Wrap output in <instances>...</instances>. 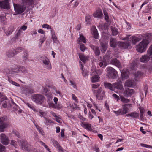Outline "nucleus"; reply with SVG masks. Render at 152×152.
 I'll use <instances>...</instances> for the list:
<instances>
[{"label": "nucleus", "mask_w": 152, "mask_h": 152, "mask_svg": "<svg viewBox=\"0 0 152 152\" xmlns=\"http://www.w3.org/2000/svg\"><path fill=\"white\" fill-rule=\"evenodd\" d=\"M98 64L100 67H105L107 65V63L105 59L102 58L99 61Z\"/></svg>", "instance_id": "obj_21"}, {"label": "nucleus", "mask_w": 152, "mask_h": 152, "mask_svg": "<svg viewBox=\"0 0 152 152\" xmlns=\"http://www.w3.org/2000/svg\"><path fill=\"white\" fill-rule=\"evenodd\" d=\"M139 114L135 112H132L126 115V116H130L133 118H137L139 117Z\"/></svg>", "instance_id": "obj_29"}, {"label": "nucleus", "mask_w": 152, "mask_h": 152, "mask_svg": "<svg viewBox=\"0 0 152 152\" xmlns=\"http://www.w3.org/2000/svg\"><path fill=\"white\" fill-rule=\"evenodd\" d=\"M112 96L117 101H118L120 99L119 97L115 94H113L112 95Z\"/></svg>", "instance_id": "obj_64"}, {"label": "nucleus", "mask_w": 152, "mask_h": 152, "mask_svg": "<svg viewBox=\"0 0 152 152\" xmlns=\"http://www.w3.org/2000/svg\"><path fill=\"white\" fill-rule=\"evenodd\" d=\"M23 93L27 95L29 93H32L34 92L33 90L30 88H24L22 90Z\"/></svg>", "instance_id": "obj_30"}, {"label": "nucleus", "mask_w": 152, "mask_h": 152, "mask_svg": "<svg viewBox=\"0 0 152 152\" xmlns=\"http://www.w3.org/2000/svg\"><path fill=\"white\" fill-rule=\"evenodd\" d=\"M5 149V146L1 144H0V152H4Z\"/></svg>", "instance_id": "obj_56"}, {"label": "nucleus", "mask_w": 152, "mask_h": 152, "mask_svg": "<svg viewBox=\"0 0 152 152\" xmlns=\"http://www.w3.org/2000/svg\"><path fill=\"white\" fill-rule=\"evenodd\" d=\"M48 106L50 108H54L56 107V106L53 103H49Z\"/></svg>", "instance_id": "obj_59"}, {"label": "nucleus", "mask_w": 152, "mask_h": 152, "mask_svg": "<svg viewBox=\"0 0 152 152\" xmlns=\"http://www.w3.org/2000/svg\"><path fill=\"white\" fill-rule=\"evenodd\" d=\"M130 39V41L134 44H135L137 42L140 40V38L135 37H132Z\"/></svg>", "instance_id": "obj_34"}, {"label": "nucleus", "mask_w": 152, "mask_h": 152, "mask_svg": "<svg viewBox=\"0 0 152 152\" xmlns=\"http://www.w3.org/2000/svg\"><path fill=\"white\" fill-rule=\"evenodd\" d=\"M135 85V81L133 80H129L125 83V86L127 87H133Z\"/></svg>", "instance_id": "obj_16"}, {"label": "nucleus", "mask_w": 152, "mask_h": 152, "mask_svg": "<svg viewBox=\"0 0 152 152\" xmlns=\"http://www.w3.org/2000/svg\"><path fill=\"white\" fill-rule=\"evenodd\" d=\"M14 7L15 12L18 14L23 12L26 9V7L24 5L14 4Z\"/></svg>", "instance_id": "obj_5"}, {"label": "nucleus", "mask_w": 152, "mask_h": 152, "mask_svg": "<svg viewBox=\"0 0 152 152\" xmlns=\"http://www.w3.org/2000/svg\"><path fill=\"white\" fill-rule=\"evenodd\" d=\"M104 84L105 88L109 89L111 90H113L114 88L113 87V85L112 86L110 83L106 82H104Z\"/></svg>", "instance_id": "obj_28"}, {"label": "nucleus", "mask_w": 152, "mask_h": 152, "mask_svg": "<svg viewBox=\"0 0 152 152\" xmlns=\"http://www.w3.org/2000/svg\"><path fill=\"white\" fill-rule=\"evenodd\" d=\"M46 38L45 37H41L39 40V42L42 44L43 43L45 40Z\"/></svg>", "instance_id": "obj_63"}, {"label": "nucleus", "mask_w": 152, "mask_h": 152, "mask_svg": "<svg viewBox=\"0 0 152 152\" xmlns=\"http://www.w3.org/2000/svg\"><path fill=\"white\" fill-rule=\"evenodd\" d=\"M13 31V28L12 27H10L8 28V30L6 32L7 35L8 36L10 35Z\"/></svg>", "instance_id": "obj_39"}, {"label": "nucleus", "mask_w": 152, "mask_h": 152, "mask_svg": "<svg viewBox=\"0 0 152 152\" xmlns=\"http://www.w3.org/2000/svg\"><path fill=\"white\" fill-rule=\"evenodd\" d=\"M91 15H88L86 16V20L87 24H89L90 23V20L91 19Z\"/></svg>", "instance_id": "obj_45"}, {"label": "nucleus", "mask_w": 152, "mask_h": 152, "mask_svg": "<svg viewBox=\"0 0 152 152\" xmlns=\"http://www.w3.org/2000/svg\"><path fill=\"white\" fill-rule=\"evenodd\" d=\"M150 41L147 37L145 39L142 40L136 46V50L140 53L145 52Z\"/></svg>", "instance_id": "obj_1"}, {"label": "nucleus", "mask_w": 152, "mask_h": 152, "mask_svg": "<svg viewBox=\"0 0 152 152\" xmlns=\"http://www.w3.org/2000/svg\"><path fill=\"white\" fill-rule=\"evenodd\" d=\"M93 37L96 39H98L99 37V34L95 26H93L92 28Z\"/></svg>", "instance_id": "obj_23"}, {"label": "nucleus", "mask_w": 152, "mask_h": 152, "mask_svg": "<svg viewBox=\"0 0 152 152\" xmlns=\"http://www.w3.org/2000/svg\"><path fill=\"white\" fill-rule=\"evenodd\" d=\"M80 66H81V68L82 69L83 72L82 74L84 77H86V76H88V71L86 69H83V66L82 64H81V62H80Z\"/></svg>", "instance_id": "obj_32"}, {"label": "nucleus", "mask_w": 152, "mask_h": 152, "mask_svg": "<svg viewBox=\"0 0 152 152\" xmlns=\"http://www.w3.org/2000/svg\"><path fill=\"white\" fill-rule=\"evenodd\" d=\"M8 81L10 83L15 86H20L18 83L14 81H13L9 78L8 79Z\"/></svg>", "instance_id": "obj_51"}, {"label": "nucleus", "mask_w": 152, "mask_h": 152, "mask_svg": "<svg viewBox=\"0 0 152 152\" xmlns=\"http://www.w3.org/2000/svg\"><path fill=\"white\" fill-rule=\"evenodd\" d=\"M120 99L121 101L124 103H129L130 101L129 99L125 98L122 96H120Z\"/></svg>", "instance_id": "obj_40"}, {"label": "nucleus", "mask_w": 152, "mask_h": 152, "mask_svg": "<svg viewBox=\"0 0 152 152\" xmlns=\"http://www.w3.org/2000/svg\"><path fill=\"white\" fill-rule=\"evenodd\" d=\"M96 94L98 99L99 100H102L104 95V91L102 88H100L96 90Z\"/></svg>", "instance_id": "obj_8"}, {"label": "nucleus", "mask_w": 152, "mask_h": 152, "mask_svg": "<svg viewBox=\"0 0 152 152\" xmlns=\"http://www.w3.org/2000/svg\"><path fill=\"white\" fill-rule=\"evenodd\" d=\"M113 86L115 88L121 90L123 88V86L121 81L115 83L113 84Z\"/></svg>", "instance_id": "obj_19"}, {"label": "nucleus", "mask_w": 152, "mask_h": 152, "mask_svg": "<svg viewBox=\"0 0 152 152\" xmlns=\"http://www.w3.org/2000/svg\"><path fill=\"white\" fill-rule=\"evenodd\" d=\"M53 144L54 145V146L56 147L57 148L58 147V146L60 145L59 144L58 142L55 140L53 139H51V140Z\"/></svg>", "instance_id": "obj_49"}, {"label": "nucleus", "mask_w": 152, "mask_h": 152, "mask_svg": "<svg viewBox=\"0 0 152 152\" xmlns=\"http://www.w3.org/2000/svg\"><path fill=\"white\" fill-rule=\"evenodd\" d=\"M147 54L152 57V45H151L147 51Z\"/></svg>", "instance_id": "obj_43"}, {"label": "nucleus", "mask_w": 152, "mask_h": 152, "mask_svg": "<svg viewBox=\"0 0 152 152\" xmlns=\"http://www.w3.org/2000/svg\"><path fill=\"white\" fill-rule=\"evenodd\" d=\"M32 100L37 104H41L45 100V98L42 95L36 94L33 96Z\"/></svg>", "instance_id": "obj_3"}, {"label": "nucleus", "mask_w": 152, "mask_h": 152, "mask_svg": "<svg viewBox=\"0 0 152 152\" xmlns=\"http://www.w3.org/2000/svg\"><path fill=\"white\" fill-rule=\"evenodd\" d=\"M7 119L5 116L0 118V132H3L4 129L9 126V124L5 122Z\"/></svg>", "instance_id": "obj_4"}, {"label": "nucleus", "mask_w": 152, "mask_h": 152, "mask_svg": "<svg viewBox=\"0 0 152 152\" xmlns=\"http://www.w3.org/2000/svg\"><path fill=\"white\" fill-rule=\"evenodd\" d=\"M70 106L72 109H77L79 108L78 106H77V105L75 103L70 104Z\"/></svg>", "instance_id": "obj_46"}, {"label": "nucleus", "mask_w": 152, "mask_h": 152, "mask_svg": "<svg viewBox=\"0 0 152 152\" xmlns=\"http://www.w3.org/2000/svg\"><path fill=\"white\" fill-rule=\"evenodd\" d=\"M78 43H79L80 42H83L84 43L86 42V38L82 35L80 34V37L77 40Z\"/></svg>", "instance_id": "obj_33"}, {"label": "nucleus", "mask_w": 152, "mask_h": 152, "mask_svg": "<svg viewBox=\"0 0 152 152\" xmlns=\"http://www.w3.org/2000/svg\"><path fill=\"white\" fill-rule=\"evenodd\" d=\"M114 112L117 115H118L120 114H121V115H123L124 114H122V110H119L117 111H114Z\"/></svg>", "instance_id": "obj_58"}, {"label": "nucleus", "mask_w": 152, "mask_h": 152, "mask_svg": "<svg viewBox=\"0 0 152 152\" xmlns=\"http://www.w3.org/2000/svg\"><path fill=\"white\" fill-rule=\"evenodd\" d=\"M121 75L123 78H126L129 75V72L126 69L123 70L121 72Z\"/></svg>", "instance_id": "obj_27"}, {"label": "nucleus", "mask_w": 152, "mask_h": 152, "mask_svg": "<svg viewBox=\"0 0 152 152\" xmlns=\"http://www.w3.org/2000/svg\"><path fill=\"white\" fill-rule=\"evenodd\" d=\"M90 47L94 51L96 55L99 56L100 55V51L99 47H96L93 45H91Z\"/></svg>", "instance_id": "obj_25"}, {"label": "nucleus", "mask_w": 152, "mask_h": 152, "mask_svg": "<svg viewBox=\"0 0 152 152\" xmlns=\"http://www.w3.org/2000/svg\"><path fill=\"white\" fill-rule=\"evenodd\" d=\"M44 119L45 121V124L46 125H48L49 124H50L53 122L50 119L48 118L44 117Z\"/></svg>", "instance_id": "obj_44"}, {"label": "nucleus", "mask_w": 152, "mask_h": 152, "mask_svg": "<svg viewBox=\"0 0 152 152\" xmlns=\"http://www.w3.org/2000/svg\"><path fill=\"white\" fill-rule=\"evenodd\" d=\"M1 103L2 107L4 108L10 107L11 101L10 102L6 97H4L0 100Z\"/></svg>", "instance_id": "obj_7"}, {"label": "nucleus", "mask_w": 152, "mask_h": 152, "mask_svg": "<svg viewBox=\"0 0 152 152\" xmlns=\"http://www.w3.org/2000/svg\"><path fill=\"white\" fill-rule=\"evenodd\" d=\"M139 109L140 114V118L141 119H142L143 117V114L145 112V110L142 107H140Z\"/></svg>", "instance_id": "obj_35"}, {"label": "nucleus", "mask_w": 152, "mask_h": 152, "mask_svg": "<svg viewBox=\"0 0 152 152\" xmlns=\"http://www.w3.org/2000/svg\"><path fill=\"white\" fill-rule=\"evenodd\" d=\"M0 140L1 142L3 145H7L10 143V140L8 137L3 133L0 134Z\"/></svg>", "instance_id": "obj_9"}, {"label": "nucleus", "mask_w": 152, "mask_h": 152, "mask_svg": "<svg viewBox=\"0 0 152 152\" xmlns=\"http://www.w3.org/2000/svg\"><path fill=\"white\" fill-rule=\"evenodd\" d=\"M151 56L147 54L142 55L140 59V61L142 63H146L150 59Z\"/></svg>", "instance_id": "obj_13"}, {"label": "nucleus", "mask_w": 152, "mask_h": 152, "mask_svg": "<svg viewBox=\"0 0 152 152\" xmlns=\"http://www.w3.org/2000/svg\"><path fill=\"white\" fill-rule=\"evenodd\" d=\"M134 93V91L133 89L127 88L126 89L123 91V95L125 97H130Z\"/></svg>", "instance_id": "obj_12"}, {"label": "nucleus", "mask_w": 152, "mask_h": 152, "mask_svg": "<svg viewBox=\"0 0 152 152\" xmlns=\"http://www.w3.org/2000/svg\"><path fill=\"white\" fill-rule=\"evenodd\" d=\"M110 44L111 47L115 48L117 44L116 40L114 38H111L110 39Z\"/></svg>", "instance_id": "obj_31"}, {"label": "nucleus", "mask_w": 152, "mask_h": 152, "mask_svg": "<svg viewBox=\"0 0 152 152\" xmlns=\"http://www.w3.org/2000/svg\"><path fill=\"white\" fill-rule=\"evenodd\" d=\"M111 29L113 35H116L118 34V32L116 28L112 27L111 28Z\"/></svg>", "instance_id": "obj_42"}, {"label": "nucleus", "mask_w": 152, "mask_h": 152, "mask_svg": "<svg viewBox=\"0 0 152 152\" xmlns=\"http://www.w3.org/2000/svg\"><path fill=\"white\" fill-rule=\"evenodd\" d=\"M79 57L80 60L83 61V62L85 63L86 60L87 58L83 55L82 54H80L79 55Z\"/></svg>", "instance_id": "obj_41"}, {"label": "nucleus", "mask_w": 152, "mask_h": 152, "mask_svg": "<svg viewBox=\"0 0 152 152\" xmlns=\"http://www.w3.org/2000/svg\"><path fill=\"white\" fill-rule=\"evenodd\" d=\"M41 60L46 68L48 70H50L51 69V66L50 62L49 59L47 57L43 56L41 57Z\"/></svg>", "instance_id": "obj_6"}, {"label": "nucleus", "mask_w": 152, "mask_h": 152, "mask_svg": "<svg viewBox=\"0 0 152 152\" xmlns=\"http://www.w3.org/2000/svg\"><path fill=\"white\" fill-rule=\"evenodd\" d=\"M107 76L109 78L115 79L118 76V73L114 68L110 67L107 68Z\"/></svg>", "instance_id": "obj_2"}, {"label": "nucleus", "mask_w": 152, "mask_h": 152, "mask_svg": "<svg viewBox=\"0 0 152 152\" xmlns=\"http://www.w3.org/2000/svg\"><path fill=\"white\" fill-rule=\"evenodd\" d=\"M19 51L18 52L16 50L9 51L6 53V55L7 57L9 58L13 57L15 55L18 53Z\"/></svg>", "instance_id": "obj_17"}, {"label": "nucleus", "mask_w": 152, "mask_h": 152, "mask_svg": "<svg viewBox=\"0 0 152 152\" xmlns=\"http://www.w3.org/2000/svg\"><path fill=\"white\" fill-rule=\"evenodd\" d=\"M142 74L141 72L139 71H137L135 74V77L137 78V77L140 76Z\"/></svg>", "instance_id": "obj_60"}, {"label": "nucleus", "mask_w": 152, "mask_h": 152, "mask_svg": "<svg viewBox=\"0 0 152 152\" xmlns=\"http://www.w3.org/2000/svg\"><path fill=\"white\" fill-rule=\"evenodd\" d=\"M22 31L21 30V29H19L17 33L16 34L15 37L16 38H18L20 36V35L22 33Z\"/></svg>", "instance_id": "obj_55"}, {"label": "nucleus", "mask_w": 152, "mask_h": 152, "mask_svg": "<svg viewBox=\"0 0 152 152\" xmlns=\"http://www.w3.org/2000/svg\"><path fill=\"white\" fill-rule=\"evenodd\" d=\"M110 63L113 64L119 68H122V65L121 63L116 58H112L110 61Z\"/></svg>", "instance_id": "obj_14"}, {"label": "nucleus", "mask_w": 152, "mask_h": 152, "mask_svg": "<svg viewBox=\"0 0 152 152\" xmlns=\"http://www.w3.org/2000/svg\"><path fill=\"white\" fill-rule=\"evenodd\" d=\"M45 95L48 98V99L49 101L50 100V99H51L52 95L51 93H46V94H45Z\"/></svg>", "instance_id": "obj_57"}, {"label": "nucleus", "mask_w": 152, "mask_h": 152, "mask_svg": "<svg viewBox=\"0 0 152 152\" xmlns=\"http://www.w3.org/2000/svg\"><path fill=\"white\" fill-rule=\"evenodd\" d=\"M20 146L23 150H26L28 151H31L30 146L26 141H21Z\"/></svg>", "instance_id": "obj_11"}, {"label": "nucleus", "mask_w": 152, "mask_h": 152, "mask_svg": "<svg viewBox=\"0 0 152 152\" xmlns=\"http://www.w3.org/2000/svg\"><path fill=\"white\" fill-rule=\"evenodd\" d=\"M42 27L43 28H46L48 29H51V30L52 29L51 28V27L50 25L47 24H44L42 25Z\"/></svg>", "instance_id": "obj_54"}, {"label": "nucleus", "mask_w": 152, "mask_h": 152, "mask_svg": "<svg viewBox=\"0 0 152 152\" xmlns=\"http://www.w3.org/2000/svg\"><path fill=\"white\" fill-rule=\"evenodd\" d=\"M0 7L4 9H8L9 8L8 1L5 0L0 2Z\"/></svg>", "instance_id": "obj_15"}, {"label": "nucleus", "mask_w": 152, "mask_h": 152, "mask_svg": "<svg viewBox=\"0 0 152 152\" xmlns=\"http://www.w3.org/2000/svg\"><path fill=\"white\" fill-rule=\"evenodd\" d=\"M19 71L24 73H26L27 72L26 69L24 67L20 66L19 69Z\"/></svg>", "instance_id": "obj_48"}, {"label": "nucleus", "mask_w": 152, "mask_h": 152, "mask_svg": "<svg viewBox=\"0 0 152 152\" xmlns=\"http://www.w3.org/2000/svg\"><path fill=\"white\" fill-rule=\"evenodd\" d=\"M100 86V85L99 84H93L92 85V88L94 89H96L99 87Z\"/></svg>", "instance_id": "obj_61"}, {"label": "nucleus", "mask_w": 152, "mask_h": 152, "mask_svg": "<svg viewBox=\"0 0 152 152\" xmlns=\"http://www.w3.org/2000/svg\"><path fill=\"white\" fill-rule=\"evenodd\" d=\"M84 127L86 129L89 130H91V125L90 124H86L84 125Z\"/></svg>", "instance_id": "obj_52"}, {"label": "nucleus", "mask_w": 152, "mask_h": 152, "mask_svg": "<svg viewBox=\"0 0 152 152\" xmlns=\"http://www.w3.org/2000/svg\"><path fill=\"white\" fill-rule=\"evenodd\" d=\"M94 74L95 73L94 72H92V73L91 75H94L91 77V81L92 83H95L98 82L99 80V76Z\"/></svg>", "instance_id": "obj_24"}, {"label": "nucleus", "mask_w": 152, "mask_h": 152, "mask_svg": "<svg viewBox=\"0 0 152 152\" xmlns=\"http://www.w3.org/2000/svg\"><path fill=\"white\" fill-rule=\"evenodd\" d=\"M35 125L36 128L39 131V133H40L42 135H43L44 132L42 128L39 127V126L37 125Z\"/></svg>", "instance_id": "obj_50"}, {"label": "nucleus", "mask_w": 152, "mask_h": 152, "mask_svg": "<svg viewBox=\"0 0 152 152\" xmlns=\"http://www.w3.org/2000/svg\"><path fill=\"white\" fill-rule=\"evenodd\" d=\"M129 45V41L121 42L119 44L120 46L123 49L127 48Z\"/></svg>", "instance_id": "obj_20"}, {"label": "nucleus", "mask_w": 152, "mask_h": 152, "mask_svg": "<svg viewBox=\"0 0 152 152\" xmlns=\"http://www.w3.org/2000/svg\"><path fill=\"white\" fill-rule=\"evenodd\" d=\"M123 110L122 114H125L132 109V104H127L122 105Z\"/></svg>", "instance_id": "obj_10"}, {"label": "nucleus", "mask_w": 152, "mask_h": 152, "mask_svg": "<svg viewBox=\"0 0 152 152\" xmlns=\"http://www.w3.org/2000/svg\"><path fill=\"white\" fill-rule=\"evenodd\" d=\"M93 15L95 18H100L102 17L103 15L101 10L99 9L93 13Z\"/></svg>", "instance_id": "obj_18"}, {"label": "nucleus", "mask_w": 152, "mask_h": 152, "mask_svg": "<svg viewBox=\"0 0 152 152\" xmlns=\"http://www.w3.org/2000/svg\"><path fill=\"white\" fill-rule=\"evenodd\" d=\"M103 13L104 15V18L107 21H108L109 19V16L108 13L106 10H103Z\"/></svg>", "instance_id": "obj_47"}, {"label": "nucleus", "mask_w": 152, "mask_h": 152, "mask_svg": "<svg viewBox=\"0 0 152 152\" xmlns=\"http://www.w3.org/2000/svg\"><path fill=\"white\" fill-rule=\"evenodd\" d=\"M10 107H12L14 111H17L19 109L18 105L13 101L12 99L11 100V104L10 105Z\"/></svg>", "instance_id": "obj_22"}, {"label": "nucleus", "mask_w": 152, "mask_h": 152, "mask_svg": "<svg viewBox=\"0 0 152 152\" xmlns=\"http://www.w3.org/2000/svg\"><path fill=\"white\" fill-rule=\"evenodd\" d=\"M70 82L71 83V85L72 86L73 88H76V86L75 83L74 82L72 81L71 80H70Z\"/></svg>", "instance_id": "obj_62"}, {"label": "nucleus", "mask_w": 152, "mask_h": 152, "mask_svg": "<svg viewBox=\"0 0 152 152\" xmlns=\"http://www.w3.org/2000/svg\"><path fill=\"white\" fill-rule=\"evenodd\" d=\"M29 54L27 53V51H25L23 53L22 58L23 60L26 61L28 59Z\"/></svg>", "instance_id": "obj_37"}, {"label": "nucleus", "mask_w": 152, "mask_h": 152, "mask_svg": "<svg viewBox=\"0 0 152 152\" xmlns=\"http://www.w3.org/2000/svg\"><path fill=\"white\" fill-rule=\"evenodd\" d=\"M80 50L83 52L86 49L84 45L83 44H80Z\"/></svg>", "instance_id": "obj_53"}, {"label": "nucleus", "mask_w": 152, "mask_h": 152, "mask_svg": "<svg viewBox=\"0 0 152 152\" xmlns=\"http://www.w3.org/2000/svg\"><path fill=\"white\" fill-rule=\"evenodd\" d=\"M23 3H26L27 4L30 5L34 3V0H23Z\"/></svg>", "instance_id": "obj_36"}, {"label": "nucleus", "mask_w": 152, "mask_h": 152, "mask_svg": "<svg viewBox=\"0 0 152 152\" xmlns=\"http://www.w3.org/2000/svg\"><path fill=\"white\" fill-rule=\"evenodd\" d=\"M51 33L52 35V38L53 41L56 42L57 41V38L56 37L55 32H54L53 29L51 30Z\"/></svg>", "instance_id": "obj_38"}, {"label": "nucleus", "mask_w": 152, "mask_h": 152, "mask_svg": "<svg viewBox=\"0 0 152 152\" xmlns=\"http://www.w3.org/2000/svg\"><path fill=\"white\" fill-rule=\"evenodd\" d=\"M101 51L102 53H104L107 50V43H103L102 42L101 43Z\"/></svg>", "instance_id": "obj_26"}]
</instances>
